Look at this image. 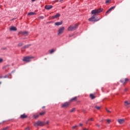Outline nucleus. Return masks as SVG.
Instances as JSON below:
<instances>
[{
	"mask_svg": "<svg viewBox=\"0 0 130 130\" xmlns=\"http://www.w3.org/2000/svg\"><path fill=\"white\" fill-rule=\"evenodd\" d=\"M78 27H79V24L78 23H76L75 24H72L69 26V27L68 28V31H75V30H77V29H78Z\"/></svg>",
	"mask_w": 130,
	"mask_h": 130,
	"instance_id": "nucleus-1",
	"label": "nucleus"
},
{
	"mask_svg": "<svg viewBox=\"0 0 130 130\" xmlns=\"http://www.w3.org/2000/svg\"><path fill=\"white\" fill-rule=\"evenodd\" d=\"M33 58H35L34 56H27L24 57L22 60L24 62H30V61H31V60Z\"/></svg>",
	"mask_w": 130,
	"mask_h": 130,
	"instance_id": "nucleus-2",
	"label": "nucleus"
},
{
	"mask_svg": "<svg viewBox=\"0 0 130 130\" xmlns=\"http://www.w3.org/2000/svg\"><path fill=\"white\" fill-rule=\"evenodd\" d=\"M100 19L98 18V17H96L95 16H92L89 19H88V21L89 22H97L99 21Z\"/></svg>",
	"mask_w": 130,
	"mask_h": 130,
	"instance_id": "nucleus-3",
	"label": "nucleus"
},
{
	"mask_svg": "<svg viewBox=\"0 0 130 130\" xmlns=\"http://www.w3.org/2000/svg\"><path fill=\"white\" fill-rule=\"evenodd\" d=\"M45 124L44 122L41 121H38L37 122H35L34 124V126H43Z\"/></svg>",
	"mask_w": 130,
	"mask_h": 130,
	"instance_id": "nucleus-4",
	"label": "nucleus"
},
{
	"mask_svg": "<svg viewBox=\"0 0 130 130\" xmlns=\"http://www.w3.org/2000/svg\"><path fill=\"white\" fill-rule=\"evenodd\" d=\"M102 11H103V9H102L101 8H100L98 9H95V10L91 11V14L92 15H95V14H98L99 13H101V12H102Z\"/></svg>",
	"mask_w": 130,
	"mask_h": 130,
	"instance_id": "nucleus-5",
	"label": "nucleus"
},
{
	"mask_svg": "<svg viewBox=\"0 0 130 130\" xmlns=\"http://www.w3.org/2000/svg\"><path fill=\"white\" fill-rule=\"evenodd\" d=\"M63 32H64V27L62 26L61 27H60L59 28V29L58 30V35H61V34H62V33H63Z\"/></svg>",
	"mask_w": 130,
	"mask_h": 130,
	"instance_id": "nucleus-6",
	"label": "nucleus"
},
{
	"mask_svg": "<svg viewBox=\"0 0 130 130\" xmlns=\"http://www.w3.org/2000/svg\"><path fill=\"white\" fill-rule=\"evenodd\" d=\"M70 104H71V103L69 102L64 103L63 104H62L61 105V107H62V108H68V107H69V106H70Z\"/></svg>",
	"mask_w": 130,
	"mask_h": 130,
	"instance_id": "nucleus-7",
	"label": "nucleus"
},
{
	"mask_svg": "<svg viewBox=\"0 0 130 130\" xmlns=\"http://www.w3.org/2000/svg\"><path fill=\"white\" fill-rule=\"evenodd\" d=\"M18 34H21L23 36H27L29 35V32L27 31H20Z\"/></svg>",
	"mask_w": 130,
	"mask_h": 130,
	"instance_id": "nucleus-8",
	"label": "nucleus"
},
{
	"mask_svg": "<svg viewBox=\"0 0 130 130\" xmlns=\"http://www.w3.org/2000/svg\"><path fill=\"white\" fill-rule=\"evenodd\" d=\"M128 81H129L128 79L125 78L124 79H121L120 80V82L121 83H122L123 85H124V84H126V82H128Z\"/></svg>",
	"mask_w": 130,
	"mask_h": 130,
	"instance_id": "nucleus-9",
	"label": "nucleus"
},
{
	"mask_svg": "<svg viewBox=\"0 0 130 130\" xmlns=\"http://www.w3.org/2000/svg\"><path fill=\"white\" fill-rule=\"evenodd\" d=\"M124 121H125L124 119H118V122L120 124H122L124 123Z\"/></svg>",
	"mask_w": 130,
	"mask_h": 130,
	"instance_id": "nucleus-10",
	"label": "nucleus"
},
{
	"mask_svg": "<svg viewBox=\"0 0 130 130\" xmlns=\"http://www.w3.org/2000/svg\"><path fill=\"white\" fill-rule=\"evenodd\" d=\"M77 99H78V97L77 96H75L72 99H71L70 101H69V102L70 103H72V102H74L75 101H77Z\"/></svg>",
	"mask_w": 130,
	"mask_h": 130,
	"instance_id": "nucleus-11",
	"label": "nucleus"
},
{
	"mask_svg": "<svg viewBox=\"0 0 130 130\" xmlns=\"http://www.w3.org/2000/svg\"><path fill=\"white\" fill-rule=\"evenodd\" d=\"M45 9L46 10H50V9H52V6H51V5H46L45 6Z\"/></svg>",
	"mask_w": 130,
	"mask_h": 130,
	"instance_id": "nucleus-12",
	"label": "nucleus"
},
{
	"mask_svg": "<svg viewBox=\"0 0 130 130\" xmlns=\"http://www.w3.org/2000/svg\"><path fill=\"white\" fill-rule=\"evenodd\" d=\"M59 17H60V14L57 13L55 16H52V19H56Z\"/></svg>",
	"mask_w": 130,
	"mask_h": 130,
	"instance_id": "nucleus-13",
	"label": "nucleus"
},
{
	"mask_svg": "<svg viewBox=\"0 0 130 130\" xmlns=\"http://www.w3.org/2000/svg\"><path fill=\"white\" fill-rule=\"evenodd\" d=\"M10 31H17V27H16L15 26H11L10 28Z\"/></svg>",
	"mask_w": 130,
	"mask_h": 130,
	"instance_id": "nucleus-14",
	"label": "nucleus"
},
{
	"mask_svg": "<svg viewBox=\"0 0 130 130\" xmlns=\"http://www.w3.org/2000/svg\"><path fill=\"white\" fill-rule=\"evenodd\" d=\"M27 117H28V116L25 114L20 115V118H22V119H24V118H27Z\"/></svg>",
	"mask_w": 130,
	"mask_h": 130,
	"instance_id": "nucleus-15",
	"label": "nucleus"
},
{
	"mask_svg": "<svg viewBox=\"0 0 130 130\" xmlns=\"http://www.w3.org/2000/svg\"><path fill=\"white\" fill-rule=\"evenodd\" d=\"M115 8H116V6H115L111 7V8L106 12V14L109 13V12H110L111 11H112V10H113V9H114Z\"/></svg>",
	"mask_w": 130,
	"mask_h": 130,
	"instance_id": "nucleus-16",
	"label": "nucleus"
},
{
	"mask_svg": "<svg viewBox=\"0 0 130 130\" xmlns=\"http://www.w3.org/2000/svg\"><path fill=\"white\" fill-rule=\"evenodd\" d=\"M55 26H60V25H62V21L55 22Z\"/></svg>",
	"mask_w": 130,
	"mask_h": 130,
	"instance_id": "nucleus-17",
	"label": "nucleus"
},
{
	"mask_svg": "<svg viewBox=\"0 0 130 130\" xmlns=\"http://www.w3.org/2000/svg\"><path fill=\"white\" fill-rule=\"evenodd\" d=\"M55 52V49H52L51 50H49V52L50 54H52V53H53Z\"/></svg>",
	"mask_w": 130,
	"mask_h": 130,
	"instance_id": "nucleus-18",
	"label": "nucleus"
},
{
	"mask_svg": "<svg viewBox=\"0 0 130 130\" xmlns=\"http://www.w3.org/2000/svg\"><path fill=\"white\" fill-rule=\"evenodd\" d=\"M125 106H127L130 105V101H125L124 102Z\"/></svg>",
	"mask_w": 130,
	"mask_h": 130,
	"instance_id": "nucleus-19",
	"label": "nucleus"
},
{
	"mask_svg": "<svg viewBox=\"0 0 130 130\" xmlns=\"http://www.w3.org/2000/svg\"><path fill=\"white\" fill-rule=\"evenodd\" d=\"M28 16H33L34 15H36L35 12H29L28 13Z\"/></svg>",
	"mask_w": 130,
	"mask_h": 130,
	"instance_id": "nucleus-20",
	"label": "nucleus"
},
{
	"mask_svg": "<svg viewBox=\"0 0 130 130\" xmlns=\"http://www.w3.org/2000/svg\"><path fill=\"white\" fill-rule=\"evenodd\" d=\"M45 113H46V112L45 111L39 113V115L40 116H43V115H45Z\"/></svg>",
	"mask_w": 130,
	"mask_h": 130,
	"instance_id": "nucleus-21",
	"label": "nucleus"
},
{
	"mask_svg": "<svg viewBox=\"0 0 130 130\" xmlns=\"http://www.w3.org/2000/svg\"><path fill=\"white\" fill-rule=\"evenodd\" d=\"M90 97L91 99H95V98H96V96H95V95H94V94H90Z\"/></svg>",
	"mask_w": 130,
	"mask_h": 130,
	"instance_id": "nucleus-22",
	"label": "nucleus"
},
{
	"mask_svg": "<svg viewBox=\"0 0 130 130\" xmlns=\"http://www.w3.org/2000/svg\"><path fill=\"white\" fill-rule=\"evenodd\" d=\"M31 45V44H28V45H26L25 46H24L23 48L25 49V48H29V47H30V46Z\"/></svg>",
	"mask_w": 130,
	"mask_h": 130,
	"instance_id": "nucleus-23",
	"label": "nucleus"
},
{
	"mask_svg": "<svg viewBox=\"0 0 130 130\" xmlns=\"http://www.w3.org/2000/svg\"><path fill=\"white\" fill-rule=\"evenodd\" d=\"M39 114H35L34 115V118H35V119H36L37 118H38V117H39Z\"/></svg>",
	"mask_w": 130,
	"mask_h": 130,
	"instance_id": "nucleus-24",
	"label": "nucleus"
},
{
	"mask_svg": "<svg viewBox=\"0 0 130 130\" xmlns=\"http://www.w3.org/2000/svg\"><path fill=\"white\" fill-rule=\"evenodd\" d=\"M93 120H94V119H93V118H91L90 119H89L87 120V122H86V124H87L88 121H93Z\"/></svg>",
	"mask_w": 130,
	"mask_h": 130,
	"instance_id": "nucleus-25",
	"label": "nucleus"
},
{
	"mask_svg": "<svg viewBox=\"0 0 130 130\" xmlns=\"http://www.w3.org/2000/svg\"><path fill=\"white\" fill-rule=\"evenodd\" d=\"M75 111H76V108H75L72 109V110H70V112H71V113L75 112Z\"/></svg>",
	"mask_w": 130,
	"mask_h": 130,
	"instance_id": "nucleus-26",
	"label": "nucleus"
},
{
	"mask_svg": "<svg viewBox=\"0 0 130 130\" xmlns=\"http://www.w3.org/2000/svg\"><path fill=\"white\" fill-rule=\"evenodd\" d=\"M10 128V126H7L5 128H3L2 129V130H7V129H9Z\"/></svg>",
	"mask_w": 130,
	"mask_h": 130,
	"instance_id": "nucleus-27",
	"label": "nucleus"
},
{
	"mask_svg": "<svg viewBox=\"0 0 130 130\" xmlns=\"http://www.w3.org/2000/svg\"><path fill=\"white\" fill-rule=\"evenodd\" d=\"M95 108H96V109H97L98 110H99L101 108L98 106H95Z\"/></svg>",
	"mask_w": 130,
	"mask_h": 130,
	"instance_id": "nucleus-28",
	"label": "nucleus"
},
{
	"mask_svg": "<svg viewBox=\"0 0 130 130\" xmlns=\"http://www.w3.org/2000/svg\"><path fill=\"white\" fill-rule=\"evenodd\" d=\"M9 75H7L5 76L4 77V79H7V78H9Z\"/></svg>",
	"mask_w": 130,
	"mask_h": 130,
	"instance_id": "nucleus-29",
	"label": "nucleus"
},
{
	"mask_svg": "<svg viewBox=\"0 0 130 130\" xmlns=\"http://www.w3.org/2000/svg\"><path fill=\"white\" fill-rule=\"evenodd\" d=\"M106 110L108 113H111V111H110L109 110L106 109Z\"/></svg>",
	"mask_w": 130,
	"mask_h": 130,
	"instance_id": "nucleus-30",
	"label": "nucleus"
},
{
	"mask_svg": "<svg viewBox=\"0 0 130 130\" xmlns=\"http://www.w3.org/2000/svg\"><path fill=\"white\" fill-rule=\"evenodd\" d=\"M107 122L108 123H110V122H111V120L107 119Z\"/></svg>",
	"mask_w": 130,
	"mask_h": 130,
	"instance_id": "nucleus-31",
	"label": "nucleus"
},
{
	"mask_svg": "<svg viewBox=\"0 0 130 130\" xmlns=\"http://www.w3.org/2000/svg\"><path fill=\"white\" fill-rule=\"evenodd\" d=\"M23 45V43H20L18 44V46H22Z\"/></svg>",
	"mask_w": 130,
	"mask_h": 130,
	"instance_id": "nucleus-32",
	"label": "nucleus"
},
{
	"mask_svg": "<svg viewBox=\"0 0 130 130\" xmlns=\"http://www.w3.org/2000/svg\"><path fill=\"white\" fill-rule=\"evenodd\" d=\"M110 2V0H107L106 1V4H108V3H109Z\"/></svg>",
	"mask_w": 130,
	"mask_h": 130,
	"instance_id": "nucleus-33",
	"label": "nucleus"
},
{
	"mask_svg": "<svg viewBox=\"0 0 130 130\" xmlns=\"http://www.w3.org/2000/svg\"><path fill=\"white\" fill-rule=\"evenodd\" d=\"M76 127H78V125H75L74 126H73L72 128L74 129V128H76Z\"/></svg>",
	"mask_w": 130,
	"mask_h": 130,
	"instance_id": "nucleus-34",
	"label": "nucleus"
},
{
	"mask_svg": "<svg viewBox=\"0 0 130 130\" xmlns=\"http://www.w3.org/2000/svg\"><path fill=\"white\" fill-rule=\"evenodd\" d=\"M62 1L63 0H57L56 2H57L58 3H61V2H62Z\"/></svg>",
	"mask_w": 130,
	"mask_h": 130,
	"instance_id": "nucleus-35",
	"label": "nucleus"
},
{
	"mask_svg": "<svg viewBox=\"0 0 130 130\" xmlns=\"http://www.w3.org/2000/svg\"><path fill=\"white\" fill-rule=\"evenodd\" d=\"M39 18H40V19H41L42 20H43V19H44V17H43V16H40Z\"/></svg>",
	"mask_w": 130,
	"mask_h": 130,
	"instance_id": "nucleus-36",
	"label": "nucleus"
},
{
	"mask_svg": "<svg viewBox=\"0 0 130 130\" xmlns=\"http://www.w3.org/2000/svg\"><path fill=\"white\" fill-rule=\"evenodd\" d=\"M3 61L4 60L3 59V58H0V63L3 62Z\"/></svg>",
	"mask_w": 130,
	"mask_h": 130,
	"instance_id": "nucleus-37",
	"label": "nucleus"
},
{
	"mask_svg": "<svg viewBox=\"0 0 130 130\" xmlns=\"http://www.w3.org/2000/svg\"><path fill=\"white\" fill-rule=\"evenodd\" d=\"M46 124H49V120L47 121V122H46Z\"/></svg>",
	"mask_w": 130,
	"mask_h": 130,
	"instance_id": "nucleus-38",
	"label": "nucleus"
},
{
	"mask_svg": "<svg viewBox=\"0 0 130 130\" xmlns=\"http://www.w3.org/2000/svg\"><path fill=\"white\" fill-rule=\"evenodd\" d=\"M26 130H30V127H27L26 128H25Z\"/></svg>",
	"mask_w": 130,
	"mask_h": 130,
	"instance_id": "nucleus-39",
	"label": "nucleus"
},
{
	"mask_svg": "<svg viewBox=\"0 0 130 130\" xmlns=\"http://www.w3.org/2000/svg\"><path fill=\"white\" fill-rule=\"evenodd\" d=\"M96 125L98 127H100V125H99V124H96Z\"/></svg>",
	"mask_w": 130,
	"mask_h": 130,
	"instance_id": "nucleus-40",
	"label": "nucleus"
},
{
	"mask_svg": "<svg viewBox=\"0 0 130 130\" xmlns=\"http://www.w3.org/2000/svg\"><path fill=\"white\" fill-rule=\"evenodd\" d=\"M74 36V34L69 35V37H73Z\"/></svg>",
	"mask_w": 130,
	"mask_h": 130,
	"instance_id": "nucleus-41",
	"label": "nucleus"
},
{
	"mask_svg": "<svg viewBox=\"0 0 130 130\" xmlns=\"http://www.w3.org/2000/svg\"><path fill=\"white\" fill-rule=\"evenodd\" d=\"M79 125H80V126H83V124L80 123V124H79Z\"/></svg>",
	"mask_w": 130,
	"mask_h": 130,
	"instance_id": "nucleus-42",
	"label": "nucleus"
},
{
	"mask_svg": "<svg viewBox=\"0 0 130 130\" xmlns=\"http://www.w3.org/2000/svg\"><path fill=\"white\" fill-rule=\"evenodd\" d=\"M83 130H89V129H87V128H84L83 129Z\"/></svg>",
	"mask_w": 130,
	"mask_h": 130,
	"instance_id": "nucleus-43",
	"label": "nucleus"
},
{
	"mask_svg": "<svg viewBox=\"0 0 130 130\" xmlns=\"http://www.w3.org/2000/svg\"><path fill=\"white\" fill-rule=\"evenodd\" d=\"M36 1V0H31V2H32V3H34V2Z\"/></svg>",
	"mask_w": 130,
	"mask_h": 130,
	"instance_id": "nucleus-44",
	"label": "nucleus"
},
{
	"mask_svg": "<svg viewBox=\"0 0 130 130\" xmlns=\"http://www.w3.org/2000/svg\"><path fill=\"white\" fill-rule=\"evenodd\" d=\"M126 91H127V88L124 89V92H125Z\"/></svg>",
	"mask_w": 130,
	"mask_h": 130,
	"instance_id": "nucleus-45",
	"label": "nucleus"
},
{
	"mask_svg": "<svg viewBox=\"0 0 130 130\" xmlns=\"http://www.w3.org/2000/svg\"><path fill=\"white\" fill-rule=\"evenodd\" d=\"M44 108H45V106L42 107V109H44Z\"/></svg>",
	"mask_w": 130,
	"mask_h": 130,
	"instance_id": "nucleus-46",
	"label": "nucleus"
},
{
	"mask_svg": "<svg viewBox=\"0 0 130 130\" xmlns=\"http://www.w3.org/2000/svg\"><path fill=\"white\" fill-rule=\"evenodd\" d=\"M2 78H4L3 76H0V79H2Z\"/></svg>",
	"mask_w": 130,
	"mask_h": 130,
	"instance_id": "nucleus-47",
	"label": "nucleus"
},
{
	"mask_svg": "<svg viewBox=\"0 0 130 130\" xmlns=\"http://www.w3.org/2000/svg\"><path fill=\"white\" fill-rule=\"evenodd\" d=\"M1 84H2V82H0V85H1Z\"/></svg>",
	"mask_w": 130,
	"mask_h": 130,
	"instance_id": "nucleus-48",
	"label": "nucleus"
},
{
	"mask_svg": "<svg viewBox=\"0 0 130 130\" xmlns=\"http://www.w3.org/2000/svg\"><path fill=\"white\" fill-rule=\"evenodd\" d=\"M101 121H103V120H102Z\"/></svg>",
	"mask_w": 130,
	"mask_h": 130,
	"instance_id": "nucleus-49",
	"label": "nucleus"
},
{
	"mask_svg": "<svg viewBox=\"0 0 130 130\" xmlns=\"http://www.w3.org/2000/svg\"><path fill=\"white\" fill-rule=\"evenodd\" d=\"M0 124H1V123H0Z\"/></svg>",
	"mask_w": 130,
	"mask_h": 130,
	"instance_id": "nucleus-50",
	"label": "nucleus"
}]
</instances>
